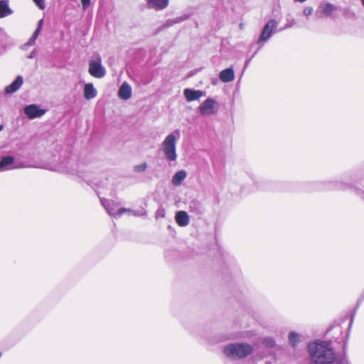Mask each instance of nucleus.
I'll list each match as a JSON object with an SVG mask.
<instances>
[{"mask_svg": "<svg viewBox=\"0 0 364 364\" xmlns=\"http://www.w3.org/2000/svg\"><path fill=\"white\" fill-rule=\"evenodd\" d=\"M186 171L184 170H181L174 174L171 182H181L186 178Z\"/></svg>", "mask_w": 364, "mask_h": 364, "instance_id": "21", "label": "nucleus"}, {"mask_svg": "<svg viewBox=\"0 0 364 364\" xmlns=\"http://www.w3.org/2000/svg\"><path fill=\"white\" fill-rule=\"evenodd\" d=\"M14 163V158L12 156H4L0 161V171L10 169Z\"/></svg>", "mask_w": 364, "mask_h": 364, "instance_id": "19", "label": "nucleus"}, {"mask_svg": "<svg viewBox=\"0 0 364 364\" xmlns=\"http://www.w3.org/2000/svg\"><path fill=\"white\" fill-rule=\"evenodd\" d=\"M337 10L335 5L329 2H322L319 4L317 11L322 13L325 16H330Z\"/></svg>", "mask_w": 364, "mask_h": 364, "instance_id": "12", "label": "nucleus"}, {"mask_svg": "<svg viewBox=\"0 0 364 364\" xmlns=\"http://www.w3.org/2000/svg\"><path fill=\"white\" fill-rule=\"evenodd\" d=\"M147 7L155 11H161L166 9L169 0H146Z\"/></svg>", "mask_w": 364, "mask_h": 364, "instance_id": "10", "label": "nucleus"}, {"mask_svg": "<svg viewBox=\"0 0 364 364\" xmlns=\"http://www.w3.org/2000/svg\"><path fill=\"white\" fill-rule=\"evenodd\" d=\"M361 3H362L363 6L364 7V0H361Z\"/></svg>", "mask_w": 364, "mask_h": 364, "instance_id": "37", "label": "nucleus"}, {"mask_svg": "<svg viewBox=\"0 0 364 364\" xmlns=\"http://www.w3.org/2000/svg\"><path fill=\"white\" fill-rule=\"evenodd\" d=\"M198 109L203 116L213 115L218 110V104L214 99L208 98L200 104Z\"/></svg>", "mask_w": 364, "mask_h": 364, "instance_id": "7", "label": "nucleus"}, {"mask_svg": "<svg viewBox=\"0 0 364 364\" xmlns=\"http://www.w3.org/2000/svg\"><path fill=\"white\" fill-rule=\"evenodd\" d=\"M180 136L178 129L168 134L161 144V149L166 160L175 161L177 159L176 142Z\"/></svg>", "mask_w": 364, "mask_h": 364, "instance_id": "3", "label": "nucleus"}, {"mask_svg": "<svg viewBox=\"0 0 364 364\" xmlns=\"http://www.w3.org/2000/svg\"><path fill=\"white\" fill-rule=\"evenodd\" d=\"M77 158L75 156H69L63 159L60 164L51 166L48 168L58 172L75 174L77 172Z\"/></svg>", "mask_w": 364, "mask_h": 364, "instance_id": "5", "label": "nucleus"}, {"mask_svg": "<svg viewBox=\"0 0 364 364\" xmlns=\"http://www.w3.org/2000/svg\"><path fill=\"white\" fill-rule=\"evenodd\" d=\"M38 36H39V34H38L37 32H34L33 34L32 35V36L28 40V41L24 45V46H31L34 45L36 40L38 37Z\"/></svg>", "mask_w": 364, "mask_h": 364, "instance_id": "23", "label": "nucleus"}, {"mask_svg": "<svg viewBox=\"0 0 364 364\" xmlns=\"http://www.w3.org/2000/svg\"><path fill=\"white\" fill-rule=\"evenodd\" d=\"M34 55H35V50H33V51L31 53V55H29V57H28V58H33L34 57Z\"/></svg>", "mask_w": 364, "mask_h": 364, "instance_id": "34", "label": "nucleus"}, {"mask_svg": "<svg viewBox=\"0 0 364 364\" xmlns=\"http://www.w3.org/2000/svg\"><path fill=\"white\" fill-rule=\"evenodd\" d=\"M294 24H295V21L294 19L287 20V23L285 25V26L283 28H281L279 31H282L283 29H286L288 28H291V27L294 26Z\"/></svg>", "mask_w": 364, "mask_h": 364, "instance_id": "29", "label": "nucleus"}, {"mask_svg": "<svg viewBox=\"0 0 364 364\" xmlns=\"http://www.w3.org/2000/svg\"><path fill=\"white\" fill-rule=\"evenodd\" d=\"M3 129V125H0V132Z\"/></svg>", "mask_w": 364, "mask_h": 364, "instance_id": "36", "label": "nucleus"}, {"mask_svg": "<svg viewBox=\"0 0 364 364\" xmlns=\"http://www.w3.org/2000/svg\"><path fill=\"white\" fill-rule=\"evenodd\" d=\"M127 213H129L132 215H133L134 216H143L146 214V212L144 210H138V211L131 210V211H127Z\"/></svg>", "mask_w": 364, "mask_h": 364, "instance_id": "26", "label": "nucleus"}, {"mask_svg": "<svg viewBox=\"0 0 364 364\" xmlns=\"http://www.w3.org/2000/svg\"><path fill=\"white\" fill-rule=\"evenodd\" d=\"M336 364H349L346 360H342L341 361L337 362Z\"/></svg>", "mask_w": 364, "mask_h": 364, "instance_id": "33", "label": "nucleus"}, {"mask_svg": "<svg viewBox=\"0 0 364 364\" xmlns=\"http://www.w3.org/2000/svg\"><path fill=\"white\" fill-rule=\"evenodd\" d=\"M186 19V18H183V17H177L176 18H174L173 20L171 21V23H170V25L171 24H174V23H181L183 21H184Z\"/></svg>", "mask_w": 364, "mask_h": 364, "instance_id": "31", "label": "nucleus"}, {"mask_svg": "<svg viewBox=\"0 0 364 364\" xmlns=\"http://www.w3.org/2000/svg\"><path fill=\"white\" fill-rule=\"evenodd\" d=\"M43 23V19L40 20L38 23V27L34 32H37L38 34H40L41 31L42 29Z\"/></svg>", "mask_w": 364, "mask_h": 364, "instance_id": "32", "label": "nucleus"}, {"mask_svg": "<svg viewBox=\"0 0 364 364\" xmlns=\"http://www.w3.org/2000/svg\"><path fill=\"white\" fill-rule=\"evenodd\" d=\"M277 22L274 20H269L264 26L262 32L257 41L258 44L263 45L267 41L273 33V31L277 28Z\"/></svg>", "mask_w": 364, "mask_h": 364, "instance_id": "8", "label": "nucleus"}, {"mask_svg": "<svg viewBox=\"0 0 364 364\" xmlns=\"http://www.w3.org/2000/svg\"><path fill=\"white\" fill-rule=\"evenodd\" d=\"M147 166H147L146 163H142L141 164H138V165L134 166V170L136 172H142V171H144L146 169Z\"/></svg>", "mask_w": 364, "mask_h": 364, "instance_id": "24", "label": "nucleus"}, {"mask_svg": "<svg viewBox=\"0 0 364 364\" xmlns=\"http://www.w3.org/2000/svg\"><path fill=\"white\" fill-rule=\"evenodd\" d=\"M350 188L353 189L358 196H360L362 198H364V190L357 188L355 186H352L350 187Z\"/></svg>", "mask_w": 364, "mask_h": 364, "instance_id": "25", "label": "nucleus"}, {"mask_svg": "<svg viewBox=\"0 0 364 364\" xmlns=\"http://www.w3.org/2000/svg\"><path fill=\"white\" fill-rule=\"evenodd\" d=\"M119 97L124 100H127L132 97V87L131 86L126 82H123L121 87H119Z\"/></svg>", "mask_w": 364, "mask_h": 364, "instance_id": "14", "label": "nucleus"}, {"mask_svg": "<svg viewBox=\"0 0 364 364\" xmlns=\"http://www.w3.org/2000/svg\"><path fill=\"white\" fill-rule=\"evenodd\" d=\"M13 14V11L9 6L8 1H0V18H4Z\"/></svg>", "mask_w": 364, "mask_h": 364, "instance_id": "18", "label": "nucleus"}, {"mask_svg": "<svg viewBox=\"0 0 364 364\" xmlns=\"http://www.w3.org/2000/svg\"><path fill=\"white\" fill-rule=\"evenodd\" d=\"M33 2L36 4V6L40 9H44L45 7H46V5H45V0H33Z\"/></svg>", "mask_w": 364, "mask_h": 364, "instance_id": "28", "label": "nucleus"}, {"mask_svg": "<svg viewBox=\"0 0 364 364\" xmlns=\"http://www.w3.org/2000/svg\"><path fill=\"white\" fill-rule=\"evenodd\" d=\"M175 218L177 224L181 227H185L189 223L188 215L185 211H178L176 213Z\"/></svg>", "mask_w": 364, "mask_h": 364, "instance_id": "17", "label": "nucleus"}, {"mask_svg": "<svg viewBox=\"0 0 364 364\" xmlns=\"http://www.w3.org/2000/svg\"><path fill=\"white\" fill-rule=\"evenodd\" d=\"M46 112V109L40 108L36 104L27 105L24 107V113L29 119L42 117Z\"/></svg>", "mask_w": 364, "mask_h": 364, "instance_id": "9", "label": "nucleus"}, {"mask_svg": "<svg viewBox=\"0 0 364 364\" xmlns=\"http://www.w3.org/2000/svg\"><path fill=\"white\" fill-rule=\"evenodd\" d=\"M313 11H314L313 7H311V6H306V7L303 9V14H304L305 16H310V15H311V14H312Z\"/></svg>", "mask_w": 364, "mask_h": 364, "instance_id": "27", "label": "nucleus"}, {"mask_svg": "<svg viewBox=\"0 0 364 364\" xmlns=\"http://www.w3.org/2000/svg\"><path fill=\"white\" fill-rule=\"evenodd\" d=\"M89 73L97 78H102L106 74L105 68L102 65V60L100 55H97L95 60L89 62Z\"/></svg>", "mask_w": 364, "mask_h": 364, "instance_id": "6", "label": "nucleus"}, {"mask_svg": "<svg viewBox=\"0 0 364 364\" xmlns=\"http://www.w3.org/2000/svg\"><path fill=\"white\" fill-rule=\"evenodd\" d=\"M253 351L254 346L245 342L230 343L223 349L224 354L233 360L245 358Z\"/></svg>", "mask_w": 364, "mask_h": 364, "instance_id": "2", "label": "nucleus"}, {"mask_svg": "<svg viewBox=\"0 0 364 364\" xmlns=\"http://www.w3.org/2000/svg\"><path fill=\"white\" fill-rule=\"evenodd\" d=\"M308 350L312 362L316 364H331L335 360L333 350L327 342L311 343L308 346Z\"/></svg>", "mask_w": 364, "mask_h": 364, "instance_id": "1", "label": "nucleus"}, {"mask_svg": "<svg viewBox=\"0 0 364 364\" xmlns=\"http://www.w3.org/2000/svg\"><path fill=\"white\" fill-rule=\"evenodd\" d=\"M23 77L18 76L15 80L9 85L6 86L4 89V92L6 94H11L17 91L23 84Z\"/></svg>", "mask_w": 364, "mask_h": 364, "instance_id": "15", "label": "nucleus"}, {"mask_svg": "<svg viewBox=\"0 0 364 364\" xmlns=\"http://www.w3.org/2000/svg\"><path fill=\"white\" fill-rule=\"evenodd\" d=\"M99 188H95V191L100 199L102 205L105 208L107 213L115 218H120L127 211H131V209L119 208V203L114 202L112 200H108L101 197L102 192L98 191Z\"/></svg>", "mask_w": 364, "mask_h": 364, "instance_id": "4", "label": "nucleus"}, {"mask_svg": "<svg viewBox=\"0 0 364 364\" xmlns=\"http://www.w3.org/2000/svg\"><path fill=\"white\" fill-rule=\"evenodd\" d=\"M97 95V91L93 84L86 83L83 88V96L85 99L90 100L94 99Z\"/></svg>", "mask_w": 364, "mask_h": 364, "instance_id": "13", "label": "nucleus"}, {"mask_svg": "<svg viewBox=\"0 0 364 364\" xmlns=\"http://www.w3.org/2000/svg\"><path fill=\"white\" fill-rule=\"evenodd\" d=\"M183 95L188 102H192L198 100L200 97L205 96V92L201 90H196L189 88H186L183 90Z\"/></svg>", "mask_w": 364, "mask_h": 364, "instance_id": "11", "label": "nucleus"}, {"mask_svg": "<svg viewBox=\"0 0 364 364\" xmlns=\"http://www.w3.org/2000/svg\"><path fill=\"white\" fill-rule=\"evenodd\" d=\"M220 80L223 82H230L235 79L234 70L229 68L222 70L219 75Z\"/></svg>", "mask_w": 364, "mask_h": 364, "instance_id": "16", "label": "nucleus"}, {"mask_svg": "<svg viewBox=\"0 0 364 364\" xmlns=\"http://www.w3.org/2000/svg\"><path fill=\"white\" fill-rule=\"evenodd\" d=\"M289 342L293 346L295 347L300 342V335L294 331H291L289 333Z\"/></svg>", "mask_w": 364, "mask_h": 364, "instance_id": "20", "label": "nucleus"}, {"mask_svg": "<svg viewBox=\"0 0 364 364\" xmlns=\"http://www.w3.org/2000/svg\"><path fill=\"white\" fill-rule=\"evenodd\" d=\"M250 60H248L245 62V68H246L250 63Z\"/></svg>", "mask_w": 364, "mask_h": 364, "instance_id": "35", "label": "nucleus"}, {"mask_svg": "<svg viewBox=\"0 0 364 364\" xmlns=\"http://www.w3.org/2000/svg\"><path fill=\"white\" fill-rule=\"evenodd\" d=\"M83 10H86L90 4V0H81Z\"/></svg>", "mask_w": 364, "mask_h": 364, "instance_id": "30", "label": "nucleus"}, {"mask_svg": "<svg viewBox=\"0 0 364 364\" xmlns=\"http://www.w3.org/2000/svg\"><path fill=\"white\" fill-rule=\"evenodd\" d=\"M262 343L267 347V348H273L275 346V341L272 337H266L264 338L262 340Z\"/></svg>", "mask_w": 364, "mask_h": 364, "instance_id": "22", "label": "nucleus"}]
</instances>
